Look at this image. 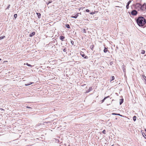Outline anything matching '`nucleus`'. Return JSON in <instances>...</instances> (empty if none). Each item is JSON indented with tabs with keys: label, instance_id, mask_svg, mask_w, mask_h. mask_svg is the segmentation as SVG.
<instances>
[{
	"label": "nucleus",
	"instance_id": "f257e3e1",
	"mask_svg": "<svg viewBox=\"0 0 146 146\" xmlns=\"http://www.w3.org/2000/svg\"><path fill=\"white\" fill-rule=\"evenodd\" d=\"M137 22L140 26H143L146 23V20L142 17H138L137 20Z\"/></svg>",
	"mask_w": 146,
	"mask_h": 146
},
{
	"label": "nucleus",
	"instance_id": "f03ea898",
	"mask_svg": "<svg viewBox=\"0 0 146 146\" xmlns=\"http://www.w3.org/2000/svg\"><path fill=\"white\" fill-rule=\"evenodd\" d=\"M133 7L134 9L137 11H140V8L141 7V5L139 3H137L133 5Z\"/></svg>",
	"mask_w": 146,
	"mask_h": 146
},
{
	"label": "nucleus",
	"instance_id": "7ed1b4c3",
	"mask_svg": "<svg viewBox=\"0 0 146 146\" xmlns=\"http://www.w3.org/2000/svg\"><path fill=\"white\" fill-rule=\"evenodd\" d=\"M140 8V11L141 12H145L146 10V4L144 3L143 5H141V7Z\"/></svg>",
	"mask_w": 146,
	"mask_h": 146
},
{
	"label": "nucleus",
	"instance_id": "20e7f679",
	"mask_svg": "<svg viewBox=\"0 0 146 146\" xmlns=\"http://www.w3.org/2000/svg\"><path fill=\"white\" fill-rule=\"evenodd\" d=\"M137 11L135 10H133L131 12V14L133 15H136L137 14Z\"/></svg>",
	"mask_w": 146,
	"mask_h": 146
},
{
	"label": "nucleus",
	"instance_id": "39448f33",
	"mask_svg": "<svg viewBox=\"0 0 146 146\" xmlns=\"http://www.w3.org/2000/svg\"><path fill=\"white\" fill-rule=\"evenodd\" d=\"M65 38V37L63 36H60V38L62 41H64V39Z\"/></svg>",
	"mask_w": 146,
	"mask_h": 146
},
{
	"label": "nucleus",
	"instance_id": "423d86ee",
	"mask_svg": "<svg viewBox=\"0 0 146 146\" xmlns=\"http://www.w3.org/2000/svg\"><path fill=\"white\" fill-rule=\"evenodd\" d=\"M112 115H118L120 116L121 117L123 116L122 115H121L119 113H112Z\"/></svg>",
	"mask_w": 146,
	"mask_h": 146
},
{
	"label": "nucleus",
	"instance_id": "0eeeda50",
	"mask_svg": "<svg viewBox=\"0 0 146 146\" xmlns=\"http://www.w3.org/2000/svg\"><path fill=\"white\" fill-rule=\"evenodd\" d=\"M108 51V48L105 47L104 49V53H106Z\"/></svg>",
	"mask_w": 146,
	"mask_h": 146
},
{
	"label": "nucleus",
	"instance_id": "6e6552de",
	"mask_svg": "<svg viewBox=\"0 0 146 146\" xmlns=\"http://www.w3.org/2000/svg\"><path fill=\"white\" fill-rule=\"evenodd\" d=\"M79 13H77L74 16H72L71 17L75 18H76L78 16Z\"/></svg>",
	"mask_w": 146,
	"mask_h": 146
},
{
	"label": "nucleus",
	"instance_id": "1a4fd4ad",
	"mask_svg": "<svg viewBox=\"0 0 146 146\" xmlns=\"http://www.w3.org/2000/svg\"><path fill=\"white\" fill-rule=\"evenodd\" d=\"M92 90V87H91L89 88V89L86 91V93L89 92L91 90Z\"/></svg>",
	"mask_w": 146,
	"mask_h": 146
},
{
	"label": "nucleus",
	"instance_id": "9d476101",
	"mask_svg": "<svg viewBox=\"0 0 146 146\" xmlns=\"http://www.w3.org/2000/svg\"><path fill=\"white\" fill-rule=\"evenodd\" d=\"M35 32H33L29 36L30 37H32L34 35H35Z\"/></svg>",
	"mask_w": 146,
	"mask_h": 146
},
{
	"label": "nucleus",
	"instance_id": "9b49d317",
	"mask_svg": "<svg viewBox=\"0 0 146 146\" xmlns=\"http://www.w3.org/2000/svg\"><path fill=\"white\" fill-rule=\"evenodd\" d=\"M123 102V99H120V103H119L121 105Z\"/></svg>",
	"mask_w": 146,
	"mask_h": 146
},
{
	"label": "nucleus",
	"instance_id": "f8f14e48",
	"mask_svg": "<svg viewBox=\"0 0 146 146\" xmlns=\"http://www.w3.org/2000/svg\"><path fill=\"white\" fill-rule=\"evenodd\" d=\"M109 97V96H107V97H105L102 100V102H104V100L107 98H108Z\"/></svg>",
	"mask_w": 146,
	"mask_h": 146
},
{
	"label": "nucleus",
	"instance_id": "ddd939ff",
	"mask_svg": "<svg viewBox=\"0 0 146 146\" xmlns=\"http://www.w3.org/2000/svg\"><path fill=\"white\" fill-rule=\"evenodd\" d=\"M94 45L93 44H92L90 46V48L92 50H93V49L94 48Z\"/></svg>",
	"mask_w": 146,
	"mask_h": 146
},
{
	"label": "nucleus",
	"instance_id": "4468645a",
	"mask_svg": "<svg viewBox=\"0 0 146 146\" xmlns=\"http://www.w3.org/2000/svg\"><path fill=\"white\" fill-rule=\"evenodd\" d=\"M33 83V82H30L29 83H28V84H25V86H28V85H30V84H32Z\"/></svg>",
	"mask_w": 146,
	"mask_h": 146
},
{
	"label": "nucleus",
	"instance_id": "2eb2a0df",
	"mask_svg": "<svg viewBox=\"0 0 146 146\" xmlns=\"http://www.w3.org/2000/svg\"><path fill=\"white\" fill-rule=\"evenodd\" d=\"M145 51L144 50H141V54H144L145 53Z\"/></svg>",
	"mask_w": 146,
	"mask_h": 146
},
{
	"label": "nucleus",
	"instance_id": "dca6fc26",
	"mask_svg": "<svg viewBox=\"0 0 146 146\" xmlns=\"http://www.w3.org/2000/svg\"><path fill=\"white\" fill-rule=\"evenodd\" d=\"M133 119L134 121H135L136 120V117L135 116H134L133 117Z\"/></svg>",
	"mask_w": 146,
	"mask_h": 146
},
{
	"label": "nucleus",
	"instance_id": "f3484780",
	"mask_svg": "<svg viewBox=\"0 0 146 146\" xmlns=\"http://www.w3.org/2000/svg\"><path fill=\"white\" fill-rule=\"evenodd\" d=\"M36 14H37V16H38V18H40V17L41 16L40 14V13H36Z\"/></svg>",
	"mask_w": 146,
	"mask_h": 146
},
{
	"label": "nucleus",
	"instance_id": "a211bd4d",
	"mask_svg": "<svg viewBox=\"0 0 146 146\" xmlns=\"http://www.w3.org/2000/svg\"><path fill=\"white\" fill-rule=\"evenodd\" d=\"M66 27L68 28H70V25L68 24H66Z\"/></svg>",
	"mask_w": 146,
	"mask_h": 146
},
{
	"label": "nucleus",
	"instance_id": "6ab92c4d",
	"mask_svg": "<svg viewBox=\"0 0 146 146\" xmlns=\"http://www.w3.org/2000/svg\"><path fill=\"white\" fill-rule=\"evenodd\" d=\"M5 37V36H1L0 37V40H1V39Z\"/></svg>",
	"mask_w": 146,
	"mask_h": 146
},
{
	"label": "nucleus",
	"instance_id": "aec40b11",
	"mask_svg": "<svg viewBox=\"0 0 146 146\" xmlns=\"http://www.w3.org/2000/svg\"><path fill=\"white\" fill-rule=\"evenodd\" d=\"M142 77H143V78L145 80H146V77L143 75V76H142Z\"/></svg>",
	"mask_w": 146,
	"mask_h": 146
},
{
	"label": "nucleus",
	"instance_id": "412c9836",
	"mask_svg": "<svg viewBox=\"0 0 146 146\" xmlns=\"http://www.w3.org/2000/svg\"><path fill=\"white\" fill-rule=\"evenodd\" d=\"M114 76H112L111 77V82L114 79Z\"/></svg>",
	"mask_w": 146,
	"mask_h": 146
},
{
	"label": "nucleus",
	"instance_id": "4be33fe9",
	"mask_svg": "<svg viewBox=\"0 0 146 146\" xmlns=\"http://www.w3.org/2000/svg\"><path fill=\"white\" fill-rule=\"evenodd\" d=\"M26 64L27 66H30V67H32V65H31L30 64H28L27 63H26Z\"/></svg>",
	"mask_w": 146,
	"mask_h": 146
},
{
	"label": "nucleus",
	"instance_id": "5701e85b",
	"mask_svg": "<svg viewBox=\"0 0 146 146\" xmlns=\"http://www.w3.org/2000/svg\"><path fill=\"white\" fill-rule=\"evenodd\" d=\"M83 32L84 33H86V30L85 29H84L83 30Z\"/></svg>",
	"mask_w": 146,
	"mask_h": 146
},
{
	"label": "nucleus",
	"instance_id": "b1692460",
	"mask_svg": "<svg viewBox=\"0 0 146 146\" xmlns=\"http://www.w3.org/2000/svg\"><path fill=\"white\" fill-rule=\"evenodd\" d=\"M126 7L127 9H129V5L127 4V5H126Z\"/></svg>",
	"mask_w": 146,
	"mask_h": 146
},
{
	"label": "nucleus",
	"instance_id": "393cba45",
	"mask_svg": "<svg viewBox=\"0 0 146 146\" xmlns=\"http://www.w3.org/2000/svg\"><path fill=\"white\" fill-rule=\"evenodd\" d=\"M10 5H9L7 7V8H6V9H9V8L10 7Z\"/></svg>",
	"mask_w": 146,
	"mask_h": 146
},
{
	"label": "nucleus",
	"instance_id": "a878e982",
	"mask_svg": "<svg viewBox=\"0 0 146 146\" xmlns=\"http://www.w3.org/2000/svg\"><path fill=\"white\" fill-rule=\"evenodd\" d=\"M17 14H15L14 15V17L15 18H16L17 17Z\"/></svg>",
	"mask_w": 146,
	"mask_h": 146
},
{
	"label": "nucleus",
	"instance_id": "bb28decb",
	"mask_svg": "<svg viewBox=\"0 0 146 146\" xmlns=\"http://www.w3.org/2000/svg\"><path fill=\"white\" fill-rule=\"evenodd\" d=\"M63 50L64 52H66V48H65L64 49H63Z\"/></svg>",
	"mask_w": 146,
	"mask_h": 146
},
{
	"label": "nucleus",
	"instance_id": "cd10ccee",
	"mask_svg": "<svg viewBox=\"0 0 146 146\" xmlns=\"http://www.w3.org/2000/svg\"><path fill=\"white\" fill-rule=\"evenodd\" d=\"M131 1H129L127 3V4L129 5V4L131 3Z\"/></svg>",
	"mask_w": 146,
	"mask_h": 146
},
{
	"label": "nucleus",
	"instance_id": "c85d7f7f",
	"mask_svg": "<svg viewBox=\"0 0 146 146\" xmlns=\"http://www.w3.org/2000/svg\"><path fill=\"white\" fill-rule=\"evenodd\" d=\"M105 132H106V131H105V130H104L103 131H102V133H103L104 134H105L106 133H105Z\"/></svg>",
	"mask_w": 146,
	"mask_h": 146
},
{
	"label": "nucleus",
	"instance_id": "c756f323",
	"mask_svg": "<svg viewBox=\"0 0 146 146\" xmlns=\"http://www.w3.org/2000/svg\"><path fill=\"white\" fill-rule=\"evenodd\" d=\"M71 43H72V45H73L74 44V42L72 40L71 41Z\"/></svg>",
	"mask_w": 146,
	"mask_h": 146
},
{
	"label": "nucleus",
	"instance_id": "7c9ffc66",
	"mask_svg": "<svg viewBox=\"0 0 146 146\" xmlns=\"http://www.w3.org/2000/svg\"><path fill=\"white\" fill-rule=\"evenodd\" d=\"M143 134H145V136H144V135L143 134V133H142V134H143V135L144 136V137L145 138H146V135H145V133H143Z\"/></svg>",
	"mask_w": 146,
	"mask_h": 146
},
{
	"label": "nucleus",
	"instance_id": "2f4dec72",
	"mask_svg": "<svg viewBox=\"0 0 146 146\" xmlns=\"http://www.w3.org/2000/svg\"><path fill=\"white\" fill-rule=\"evenodd\" d=\"M86 12H89V11H89V9H86Z\"/></svg>",
	"mask_w": 146,
	"mask_h": 146
},
{
	"label": "nucleus",
	"instance_id": "473e14b6",
	"mask_svg": "<svg viewBox=\"0 0 146 146\" xmlns=\"http://www.w3.org/2000/svg\"><path fill=\"white\" fill-rule=\"evenodd\" d=\"M26 108H31L30 107H29L28 106H27L26 107Z\"/></svg>",
	"mask_w": 146,
	"mask_h": 146
},
{
	"label": "nucleus",
	"instance_id": "72a5a7b5",
	"mask_svg": "<svg viewBox=\"0 0 146 146\" xmlns=\"http://www.w3.org/2000/svg\"><path fill=\"white\" fill-rule=\"evenodd\" d=\"M83 9V8H82V7L79 8V11H80L81 9Z\"/></svg>",
	"mask_w": 146,
	"mask_h": 146
},
{
	"label": "nucleus",
	"instance_id": "f704fd0d",
	"mask_svg": "<svg viewBox=\"0 0 146 146\" xmlns=\"http://www.w3.org/2000/svg\"><path fill=\"white\" fill-rule=\"evenodd\" d=\"M8 62V61H7V60H5V61H3V63H5V62Z\"/></svg>",
	"mask_w": 146,
	"mask_h": 146
},
{
	"label": "nucleus",
	"instance_id": "c9c22d12",
	"mask_svg": "<svg viewBox=\"0 0 146 146\" xmlns=\"http://www.w3.org/2000/svg\"><path fill=\"white\" fill-rule=\"evenodd\" d=\"M52 2V1H49L48 3V4L50 3H51V2Z\"/></svg>",
	"mask_w": 146,
	"mask_h": 146
},
{
	"label": "nucleus",
	"instance_id": "e433bc0d",
	"mask_svg": "<svg viewBox=\"0 0 146 146\" xmlns=\"http://www.w3.org/2000/svg\"><path fill=\"white\" fill-rule=\"evenodd\" d=\"M81 55L83 57H84V56H85V55L83 54H82Z\"/></svg>",
	"mask_w": 146,
	"mask_h": 146
},
{
	"label": "nucleus",
	"instance_id": "4c0bfd02",
	"mask_svg": "<svg viewBox=\"0 0 146 146\" xmlns=\"http://www.w3.org/2000/svg\"><path fill=\"white\" fill-rule=\"evenodd\" d=\"M84 58H88V56H85V57H84Z\"/></svg>",
	"mask_w": 146,
	"mask_h": 146
},
{
	"label": "nucleus",
	"instance_id": "58836bf2",
	"mask_svg": "<svg viewBox=\"0 0 146 146\" xmlns=\"http://www.w3.org/2000/svg\"><path fill=\"white\" fill-rule=\"evenodd\" d=\"M79 13V14H80V15H81V13L80 12V13Z\"/></svg>",
	"mask_w": 146,
	"mask_h": 146
},
{
	"label": "nucleus",
	"instance_id": "ea45409f",
	"mask_svg": "<svg viewBox=\"0 0 146 146\" xmlns=\"http://www.w3.org/2000/svg\"><path fill=\"white\" fill-rule=\"evenodd\" d=\"M1 60V59L0 58V61Z\"/></svg>",
	"mask_w": 146,
	"mask_h": 146
},
{
	"label": "nucleus",
	"instance_id": "a19ab883",
	"mask_svg": "<svg viewBox=\"0 0 146 146\" xmlns=\"http://www.w3.org/2000/svg\"><path fill=\"white\" fill-rule=\"evenodd\" d=\"M1 110H3V109L1 108Z\"/></svg>",
	"mask_w": 146,
	"mask_h": 146
},
{
	"label": "nucleus",
	"instance_id": "79ce46f5",
	"mask_svg": "<svg viewBox=\"0 0 146 146\" xmlns=\"http://www.w3.org/2000/svg\"><path fill=\"white\" fill-rule=\"evenodd\" d=\"M111 146H113V145H112Z\"/></svg>",
	"mask_w": 146,
	"mask_h": 146
},
{
	"label": "nucleus",
	"instance_id": "37998d69",
	"mask_svg": "<svg viewBox=\"0 0 146 146\" xmlns=\"http://www.w3.org/2000/svg\"><path fill=\"white\" fill-rule=\"evenodd\" d=\"M145 131H146V129H145Z\"/></svg>",
	"mask_w": 146,
	"mask_h": 146
}]
</instances>
